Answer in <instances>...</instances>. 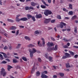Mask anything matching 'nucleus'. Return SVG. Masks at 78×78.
<instances>
[{
  "mask_svg": "<svg viewBox=\"0 0 78 78\" xmlns=\"http://www.w3.org/2000/svg\"><path fill=\"white\" fill-rule=\"evenodd\" d=\"M58 50V45H56L55 47L51 48L49 47L48 49L47 50L48 51H51V50Z\"/></svg>",
  "mask_w": 78,
  "mask_h": 78,
  "instance_id": "1",
  "label": "nucleus"
},
{
  "mask_svg": "<svg viewBox=\"0 0 78 78\" xmlns=\"http://www.w3.org/2000/svg\"><path fill=\"white\" fill-rule=\"evenodd\" d=\"M51 13H52L51 11L48 10H46L44 12V14L45 16H48V15L51 14Z\"/></svg>",
  "mask_w": 78,
  "mask_h": 78,
  "instance_id": "2",
  "label": "nucleus"
},
{
  "mask_svg": "<svg viewBox=\"0 0 78 78\" xmlns=\"http://www.w3.org/2000/svg\"><path fill=\"white\" fill-rule=\"evenodd\" d=\"M66 24L64 23L63 22L60 23V24L58 25L57 27L58 28H64V26H66Z\"/></svg>",
  "mask_w": 78,
  "mask_h": 78,
  "instance_id": "3",
  "label": "nucleus"
},
{
  "mask_svg": "<svg viewBox=\"0 0 78 78\" xmlns=\"http://www.w3.org/2000/svg\"><path fill=\"white\" fill-rule=\"evenodd\" d=\"M65 55H63L62 57V59H66V58H70L71 55L70 54H69L67 52H66L65 53Z\"/></svg>",
  "mask_w": 78,
  "mask_h": 78,
  "instance_id": "4",
  "label": "nucleus"
},
{
  "mask_svg": "<svg viewBox=\"0 0 78 78\" xmlns=\"http://www.w3.org/2000/svg\"><path fill=\"white\" fill-rule=\"evenodd\" d=\"M1 75H2L3 76H5L6 75V73L5 72V70L3 68H2L1 71Z\"/></svg>",
  "mask_w": 78,
  "mask_h": 78,
  "instance_id": "5",
  "label": "nucleus"
},
{
  "mask_svg": "<svg viewBox=\"0 0 78 78\" xmlns=\"http://www.w3.org/2000/svg\"><path fill=\"white\" fill-rule=\"evenodd\" d=\"M45 56L46 58H47V59H49V61H51V62H52V61H53V60H52V57H51L48 56L47 54H45Z\"/></svg>",
  "mask_w": 78,
  "mask_h": 78,
  "instance_id": "6",
  "label": "nucleus"
},
{
  "mask_svg": "<svg viewBox=\"0 0 78 78\" xmlns=\"http://www.w3.org/2000/svg\"><path fill=\"white\" fill-rule=\"evenodd\" d=\"M50 21H51V19L50 18L48 19H45L44 21V23L46 24L48 23H49Z\"/></svg>",
  "mask_w": 78,
  "mask_h": 78,
  "instance_id": "7",
  "label": "nucleus"
},
{
  "mask_svg": "<svg viewBox=\"0 0 78 78\" xmlns=\"http://www.w3.org/2000/svg\"><path fill=\"white\" fill-rule=\"evenodd\" d=\"M21 21H23V22H26V21H27L28 19L27 17H23L20 18Z\"/></svg>",
  "mask_w": 78,
  "mask_h": 78,
  "instance_id": "8",
  "label": "nucleus"
},
{
  "mask_svg": "<svg viewBox=\"0 0 78 78\" xmlns=\"http://www.w3.org/2000/svg\"><path fill=\"white\" fill-rule=\"evenodd\" d=\"M35 17L36 19H40L41 18H42V16L41 14H37L36 15Z\"/></svg>",
  "mask_w": 78,
  "mask_h": 78,
  "instance_id": "9",
  "label": "nucleus"
},
{
  "mask_svg": "<svg viewBox=\"0 0 78 78\" xmlns=\"http://www.w3.org/2000/svg\"><path fill=\"white\" fill-rule=\"evenodd\" d=\"M31 5L32 6H33L34 7L36 5H38L37 3L36 2L35 3L34 2H32L30 3Z\"/></svg>",
  "mask_w": 78,
  "mask_h": 78,
  "instance_id": "10",
  "label": "nucleus"
},
{
  "mask_svg": "<svg viewBox=\"0 0 78 78\" xmlns=\"http://www.w3.org/2000/svg\"><path fill=\"white\" fill-rule=\"evenodd\" d=\"M47 45L48 47H53L54 45L53 43L48 42V43H47Z\"/></svg>",
  "mask_w": 78,
  "mask_h": 78,
  "instance_id": "11",
  "label": "nucleus"
},
{
  "mask_svg": "<svg viewBox=\"0 0 78 78\" xmlns=\"http://www.w3.org/2000/svg\"><path fill=\"white\" fill-rule=\"evenodd\" d=\"M16 28H17L15 26H12L10 28V30H15Z\"/></svg>",
  "mask_w": 78,
  "mask_h": 78,
  "instance_id": "12",
  "label": "nucleus"
},
{
  "mask_svg": "<svg viewBox=\"0 0 78 78\" xmlns=\"http://www.w3.org/2000/svg\"><path fill=\"white\" fill-rule=\"evenodd\" d=\"M41 77L42 78H47L48 77V76L45 74H42L41 76Z\"/></svg>",
  "mask_w": 78,
  "mask_h": 78,
  "instance_id": "13",
  "label": "nucleus"
},
{
  "mask_svg": "<svg viewBox=\"0 0 78 78\" xmlns=\"http://www.w3.org/2000/svg\"><path fill=\"white\" fill-rule=\"evenodd\" d=\"M12 68H13L12 66L10 65H8L7 69L8 71H10V69H12Z\"/></svg>",
  "mask_w": 78,
  "mask_h": 78,
  "instance_id": "14",
  "label": "nucleus"
},
{
  "mask_svg": "<svg viewBox=\"0 0 78 78\" xmlns=\"http://www.w3.org/2000/svg\"><path fill=\"white\" fill-rule=\"evenodd\" d=\"M41 1L42 2V3H43V4H44V5H45V6H49L46 3V2H45V1H44V0H42Z\"/></svg>",
  "mask_w": 78,
  "mask_h": 78,
  "instance_id": "15",
  "label": "nucleus"
},
{
  "mask_svg": "<svg viewBox=\"0 0 78 78\" xmlns=\"http://www.w3.org/2000/svg\"><path fill=\"white\" fill-rule=\"evenodd\" d=\"M42 45L43 47L45 46V40H44V38H42Z\"/></svg>",
  "mask_w": 78,
  "mask_h": 78,
  "instance_id": "16",
  "label": "nucleus"
},
{
  "mask_svg": "<svg viewBox=\"0 0 78 78\" xmlns=\"http://www.w3.org/2000/svg\"><path fill=\"white\" fill-rule=\"evenodd\" d=\"M35 66L34 65L32 69V70L31 71V73H33L34 72V70H35V67H34Z\"/></svg>",
  "mask_w": 78,
  "mask_h": 78,
  "instance_id": "17",
  "label": "nucleus"
},
{
  "mask_svg": "<svg viewBox=\"0 0 78 78\" xmlns=\"http://www.w3.org/2000/svg\"><path fill=\"white\" fill-rule=\"evenodd\" d=\"M16 21L17 22L19 23L20 21H21L20 20V19H19V17H16Z\"/></svg>",
  "mask_w": 78,
  "mask_h": 78,
  "instance_id": "18",
  "label": "nucleus"
},
{
  "mask_svg": "<svg viewBox=\"0 0 78 78\" xmlns=\"http://www.w3.org/2000/svg\"><path fill=\"white\" fill-rule=\"evenodd\" d=\"M27 16L28 19H30V18H31L32 16L30 14H28L27 15Z\"/></svg>",
  "mask_w": 78,
  "mask_h": 78,
  "instance_id": "19",
  "label": "nucleus"
},
{
  "mask_svg": "<svg viewBox=\"0 0 78 78\" xmlns=\"http://www.w3.org/2000/svg\"><path fill=\"white\" fill-rule=\"evenodd\" d=\"M69 53H70V54H71V55H72V56H74V55H75V53H74V52H72V51H69Z\"/></svg>",
  "mask_w": 78,
  "mask_h": 78,
  "instance_id": "20",
  "label": "nucleus"
},
{
  "mask_svg": "<svg viewBox=\"0 0 78 78\" xmlns=\"http://www.w3.org/2000/svg\"><path fill=\"white\" fill-rule=\"evenodd\" d=\"M22 59L24 61H27V58L24 56H23L22 58Z\"/></svg>",
  "mask_w": 78,
  "mask_h": 78,
  "instance_id": "21",
  "label": "nucleus"
},
{
  "mask_svg": "<svg viewBox=\"0 0 78 78\" xmlns=\"http://www.w3.org/2000/svg\"><path fill=\"white\" fill-rule=\"evenodd\" d=\"M66 68H69V67H70L71 66L69 65V63H68L66 64Z\"/></svg>",
  "mask_w": 78,
  "mask_h": 78,
  "instance_id": "22",
  "label": "nucleus"
},
{
  "mask_svg": "<svg viewBox=\"0 0 78 78\" xmlns=\"http://www.w3.org/2000/svg\"><path fill=\"white\" fill-rule=\"evenodd\" d=\"M63 41H64L65 42H69V40H68L67 39H66V38L64 37L63 39H62Z\"/></svg>",
  "mask_w": 78,
  "mask_h": 78,
  "instance_id": "23",
  "label": "nucleus"
},
{
  "mask_svg": "<svg viewBox=\"0 0 78 78\" xmlns=\"http://www.w3.org/2000/svg\"><path fill=\"white\" fill-rule=\"evenodd\" d=\"M17 59L16 58H13V63H17Z\"/></svg>",
  "mask_w": 78,
  "mask_h": 78,
  "instance_id": "24",
  "label": "nucleus"
},
{
  "mask_svg": "<svg viewBox=\"0 0 78 78\" xmlns=\"http://www.w3.org/2000/svg\"><path fill=\"white\" fill-rule=\"evenodd\" d=\"M33 54H34L33 52L30 53V58H33Z\"/></svg>",
  "mask_w": 78,
  "mask_h": 78,
  "instance_id": "25",
  "label": "nucleus"
},
{
  "mask_svg": "<svg viewBox=\"0 0 78 78\" xmlns=\"http://www.w3.org/2000/svg\"><path fill=\"white\" fill-rule=\"evenodd\" d=\"M74 32L75 33H77L78 32H77V27H74Z\"/></svg>",
  "mask_w": 78,
  "mask_h": 78,
  "instance_id": "26",
  "label": "nucleus"
},
{
  "mask_svg": "<svg viewBox=\"0 0 78 78\" xmlns=\"http://www.w3.org/2000/svg\"><path fill=\"white\" fill-rule=\"evenodd\" d=\"M34 47V45L31 44H29V45H28V47Z\"/></svg>",
  "mask_w": 78,
  "mask_h": 78,
  "instance_id": "27",
  "label": "nucleus"
},
{
  "mask_svg": "<svg viewBox=\"0 0 78 78\" xmlns=\"http://www.w3.org/2000/svg\"><path fill=\"white\" fill-rule=\"evenodd\" d=\"M25 38L26 40H28V41H30V38L27 36L25 37Z\"/></svg>",
  "mask_w": 78,
  "mask_h": 78,
  "instance_id": "28",
  "label": "nucleus"
},
{
  "mask_svg": "<svg viewBox=\"0 0 78 78\" xmlns=\"http://www.w3.org/2000/svg\"><path fill=\"white\" fill-rule=\"evenodd\" d=\"M41 8H43V9H45V8H46V6L44 5H41Z\"/></svg>",
  "mask_w": 78,
  "mask_h": 78,
  "instance_id": "29",
  "label": "nucleus"
},
{
  "mask_svg": "<svg viewBox=\"0 0 78 78\" xmlns=\"http://www.w3.org/2000/svg\"><path fill=\"white\" fill-rule=\"evenodd\" d=\"M57 18L58 19H61V16L60 15H58L57 16Z\"/></svg>",
  "mask_w": 78,
  "mask_h": 78,
  "instance_id": "30",
  "label": "nucleus"
},
{
  "mask_svg": "<svg viewBox=\"0 0 78 78\" xmlns=\"http://www.w3.org/2000/svg\"><path fill=\"white\" fill-rule=\"evenodd\" d=\"M5 31L3 29H0V33L1 34H3L4 33Z\"/></svg>",
  "mask_w": 78,
  "mask_h": 78,
  "instance_id": "31",
  "label": "nucleus"
},
{
  "mask_svg": "<svg viewBox=\"0 0 78 78\" xmlns=\"http://www.w3.org/2000/svg\"><path fill=\"white\" fill-rule=\"evenodd\" d=\"M36 75L37 76H39L40 75V72L39 71H38L36 72Z\"/></svg>",
  "mask_w": 78,
  "mask_h": 78,
  "instance_id": "32",
  "label": "nucleus"
},
{
  "mask_svg": "<svg viewBox=\"0 0 78 78\" xmlns=\"http://www.w3.org/2000/svg\"><path fill=\"white\" fill-rule=\"evenodd\" d=\"M7 21L8 22H14V20L10 19H8Z\"/></svg>",
  "mask_w": 78,
  "mask_h": 78,
  "instance_id": "33",
  "label": "nucleus"
},
{
  "mask_svg": "<svg viewBox=\"0 0 78 78\" xmlns=\"http://www.w3.org/2000/svg\"><path fill=\"white\" fill-rule=\"evenodd\" d=\"M32 19L33 20L34 22H35L36 21V19H35V17L34 16H32Z\"/></svg>",
  "mask_w": 78,
  "mask_h": 78,
  "instance_id": "34",
  "label": "nucleus"
},
{
  "mask_svg": "<svg viewBox=\"0 0 78 78\" xmlns=\"http://www.w3.org/2000/svg\"><path fill=\"white\" fill-rule=\"evenodd\" d=\"M59 74L61 76H64V74L62 73H60Z\"/></svg>",
  "mask_w": 78,
  "mask_h": 78,
  "instance_id": "35",
  "label": "nucleus"
},
{
  "mask_svg": "<svg viewBox=\"0 0 78 78\" xmlns=\"http://www.w3.org/2000/svg\"><path fill=\"white\" fill-rule=\"evenodd\" d=\"M16 69H20L21 67L17 65L16 66Z\"/></svg>",
  "mask_w": 78,
  "mask_h": 78,
  "instance_id": "36",
  "label": "nucleus"
},
{
  "mask_svg": "<svg viewBox=\"0 0 78 78\" xmlns=\"http://www.w3.org/2000/svg\"><path fill=\"white\" fill-rule=\"evenodd\" d=\"M69 7L70 8V9H73V8L72 7V6H73L72 5L70 4H69Z\"/></svg>",
  "mask_w": 78,
  "mask_h": 78,
  "instance_id": "37",
  "label": "nucleus"
},
{
  "mask_svg": "<svg viewBox=\"0 0 78 78\" xmlns=\"http://www.w3.org/2000/svg\"><path fill=\"white\" fill-rule=\"evenodd\" d=\"M76 18V15H74L72 18V20H74V19H75Z\"/></svg>",
  "mask_w": 78,
  "mask_h": 78,
  "instance_id": "38",
  "label": "nucleus"
},
{
  "mask_svg": "<svg viewBox=\"0 0 78 78\" xmlns=\"http://www.w3.org/2000/svg\"><path fill=\"white\" fill-rule=\"evenodd\" d=\"M31 9H32V10H34V8L31 6L30 7H29V10H30Z\"/></svg>",
  "mask_w": 78,
  "mask_h": 78,
  "instance_id": "39",
  "label": "nucleus"
},
{
  "mask_svg": "<svg viewBox=\"0 0 78 78\" xmlns=\"http://www.w3.org/2000/svg\"><path fill=\"white\" fill-rule=\"evenodd\" d=\"M20 46H21V44H18L17 46L16 47V48H19L20 47Z\"/></svg>",
  "mask_w": 78,
  "mask_h": 78,
  "instance_id": "40",
  "label": "nucleus"
},
{
  "mask_svg": "<svg viewBox=\"0 0 78 78\" xmlns=\"http://www.w3.org/2000/svg\"><path fill=\"white\" fill-rule=\"evenodd\" d=\"M0 58H1V60H2V59H3V55H2L1 54H0Z\"/></svg>",
  "mask_w": 78,
  "mask_h": 78,
  "instance_id": "41",
  "label": "nucleus"
},
{
  "mask_svg": "<svg viewBox=\"0 0 78 78\" xmlns=\"http://www.w3.org/2000/svg\"><path fill=\"white\" fill-rule=\"evenodd\" d=\"M56 21V20H51V22L52 23H55V22Z\"/></svg>",
  "mask_w": 78,
  "mask_h": 78,
  "instance_id": "42",
  "label": "nucleus"
},
{
  "mask_svg": "<svg viewBox=\"0 0 78 78\" xmlns=\"http://www.w3.org/2000/svg\"><path fill=\"white\" fill-rule=\"evenodd\" d=\"M34 53H35L36 52V49L35 48H34L33 49V51Z\"/></svg>",
  "mask_w": 78,
  "mask_h": 78,
  "instance_id": "43",
  "label": "nucleus"
},
{
  "mask_svg": "<svg viewBox=\"0 0 78 78\" xmlns=\"http://www.w3.org/2000/svg\"><path fill=\"white\" fill-rule=\"evenodd\" d=\"M47 71H44L42 73V74H47Z\"/></svg>",
  "mask_w": 78,
  "mask_h": 78,
  "instance_id": "44",
  "label": "nucleus"
},
{
  "mask_svg": "<svg viewBox=\"0 0 78 78\" xmlns=\"http://www.w3.org/2000/svg\"><path fill=\"white\" fill-rule=\"evenodd\" d=\"M35 33L36 34H39V32L38 31V30H36L35 32Z\"/></svg>",
  "mask_w": 78,
  "mask_h": 78,
  "instance_id": "45",
  "label": "nucleus"
},
{
  "mask_svg": "<svg viewBox=\"0 0 78 78\" xmlns=\"http://www.w3.org/2000/svg\"><path fill=\"white\" fill-rule=\"evenodd\" d=\"M25 9H26V10H30V9H29V7H28V6H27L26 7H25Z\"/></svg>",
  "mask_w": 78,
  "mask_h": 78,
  "instance_id": "46",
  "label": "nucleus"
},
{
  "mask_svg": "<svg viewBox=\"0 0 78 78\" xmlns=\"http://www.w3.org/2000/svg\"><path fill=\"white\" fill-rule=\"evenodd\" d=\"M38 60L39 62H41V61H42V60L41 59V58H38Z\"/></svg>",
  "mask_w": 78,
  "mask_h": 78,
  "instance_id": "47",
  "label": "nucleus"
},
{
  "mask_svg": "<svg viewBox=\"0 0 78 78\" xmlns=\"http://www.w3.org/2000/svg\"><path fill=\"white\" fill-rule=\"evenodd\" d=\"M6 63H7V62L5 61H2L1 62V64H6Z\"/></svg>",
  "mask_w": 78,
  "mask_h": 78,
  "instance_id": "48",
  "label": "nucleus"
},
{
  "mask_svg": "<svg viewBox=\"0 0 78 78\" xmlns=\"http://www.w3.org/2000/svg\"><path fill=\"white\" fill-rule=\"evenodd\" d=\"M3 56L4 57V58H6L7 57V55H6V54L5 53L4 54Z\"/></svg>",
  "mask_w": 78,
  "mask_h": 78,
  "instance_id": "49",
  "label": "nucleus"
},
{
  "mask_svg": "<svg viewBox=\"0 0 78 78\" xmlns=\"http://www.w3.org/2000/svg\"><path fill=\"white\" fill-rule=\"evenodd\" d=\"M8 49V47L6 46H5L4 48V50H7Z\"/></svg>",
  "mask_w": 78,
  "mask_h": 78,
  "instance_id": "50",
  "label": "nucleus"
},
{
  "mask_svg": "<svg viewBox=\"0 0 78 78\" xmlns=\"http://www.w3.org/2000/svg\"><path fill=\"white\" fill-rule=\"evenodd\" d=\"M63 10L64 11H65V12H68V10L65 8H63Z\"/></svg>",
  "mask_w": 78,
  "mask_h": 78,
  "instance_id": "51",
  "label": "nucleus"
},
{
  "mask_svg": "<svg viewBox=\"0 0 78 78\" xmlns=\"http://www.w3.org/2000/svg\"><path fill=\"white\" fill-rule=\"evenodd\" d=\"M69 13L70 15H73V12L72 11H69Z\"/></svg>",
  "mask_w": 78,
  "mask_h": 78,
  "instance_id": "52",
  "label": "nucleus"
},
{
  "mask_svg": "<svg viewBox=\"0 0 78 78\" xmlns=\"http://www.w3.org/2000/svg\"><path fill=\"white\" fill-rule=\"evenodd\" d=\"M2 42L4 43H5V42H7V41L6 39H4L2 40Z\"/></svg>",
  "mask_w": 78,
  "mask_h": 78,
  "instance_id": "53",
  "label": "nucleus"
},
{
  "mask_svg": "<svg viewBox=\"0 0 78 78\" xmlns=\"http://www.w3.org/2000/svg\"><path fill=\"white\" fill-rule=\"evenodd\" d=\"M51 40H52V41H55V39L54 38H53V37H51Z\"/></svg>",
  "mask_w": 78,
  "mask_h": 78,
  "instance_id": "54",
  "label": "nucleus"
},
{
  "mask_svg": "<svg viewBox=\"0 0 78 78\" xmlns=\"http://www.w3.org/2000/svg\"><path fill=\"white\" fill-rule=\"evenodd\" d=\"M28 50L30 53H32V52H33V51H32V50H31V49H29Z\"/></svg>",
  "mask_w": 78,
  "mask_h": 78,
  "instance_id": "55",
  "label": "nucleus"
},
{
  "mask_svg": "<svg viewBox=\"0 0 78 78\" xmlns=\"http://www.w3.org/2000/svg\"><path fill=\"white\" fill-rule=\"evenodd\" d=\"M19 30H18L16 32V35H18V34H19Z\"/></svg>",
  "mask_w": 78,
  "mask_h": 78,
  "instance_id": "56",
  "label": "nucleus"
},
{
  "mask_svg": "<svg viewBox=\"0 0 78 78\" xmlns=\"http://www.w3.org/2000/svg\"><path fill=\"white\" fill-rule=\"evenodd\" d=\"M73 47V48H78V46H74Z\"/></svg>",
  "mask_w": 78,
  "mask_h": 78,
  "instance_id": "57",
  "label": "nucleus"
},
{
  "mask_svg": "<svg viewBox=\"0 0 78 78\" xmlns=\"http://www.w3.org/2000/svg\"><path fill=\"white\" fill-rule=\"evenodd\" d=\"M78 55H74V57L75 58H77L78 57Z\"/></svg>",
  "mask_w": 78,
  "mask_h": 78,
  "instance_id": "58",
  "label": "nucleus"
},
{
  "mask_svg": "<svg viewBox=\"0 0 78 78\" xmlns=\"http://www.w3.org/2000/svg\"><path fill=\"white\" fill-rule=\"evenodd\" d=\"M38 5H38V6H37V9H39V4H38V3H37Z\"/></svg>",
  "mask_w": 78,
  "mask_h": 78,
  "instance_id": "59",
  "label": "nucleus"
},
{
  "mask_svg": "<svg viewBox=\"0 0 78 78\" xmlns=\"http://www.w3.org/2000/svg\"><path fill=\"white\" fill-rule=\"evenodd\" d=\"M64 70L65 71H66L67 72H69V69H65Z\"/></svg>",
  "mask_w": 78,
  "mask_h": 78,
  "instance_id": "60",
  "label": "nucleus"
},
{
  "mask_svg": "<svg viewBox=\"0 0 78 78\" xmlns=\"http://www.w3.org/2000/svg\"><path fill=\"white\" fill-rule=\"evenodd\" d=\"M20 28H24V26H20Z\"/></svg>",
  "mask_w": 78,
  "mask_h": 78,
  "instance_id": "61",
  "label": "nucleus"
},
{
  "mask_svg": "<svg viewBox=\"0 0 78 78\" xmlns=\"http://www.w3.org/2000/svg\"><path fill=\"white\" fill-rule=\"evenodd\" d=\"M64 47L65 48H67L68 46L67 45H65L64 46Z\"/></svg>",
  "mask_w": 78,
  "mask_h": 78,
  "instance_id": "62",
  "label": "nucleus"
},
{
  "mask_svg": "<svg viewBox=\"0 0 78 78\" xmlns=\"http://www.w3.org/2000/svg\"><path fill=\"white\" fill-rule=\"evenodd\" d=\"M9 50H12V46H9Z\"/></svg>",
  "mask_w": 78,
  "mask_h": 78,
  "instance_id": "63",
  "label": "nucleus"
},
{
  "mask_svg": "<svg viewBox=\"0 0 78 78\" xmlns=\"http://www.w3.org/2000/svg\"><path fill=\"white\" fill-rule=\"evenodd\" d=\"M53 78H57V76L56 75H54L53 76Z\"/></svg>",
  "mask_w": 78,
  "mask_h": 78,
  "instance_id": "64",
  "label": "nucleus"
}]
</instances>
